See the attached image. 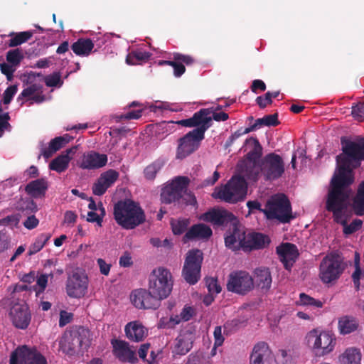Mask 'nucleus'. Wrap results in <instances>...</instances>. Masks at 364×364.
<instances>
[{
    "label": "nucleus",
    "instance_id": "1",
    "mask_svg": "<svg viewBox=\"0 0 364 364\" xmlns=\"http://www.w3.org/2000/svg\"><path fill=\"white\" fill-rule=\"evenodd\" d=\"M326 209L333 213L334 220L345 225L352 215H364V183L355 193L350 183H331L326 198Z\"/></svg>",
    "mask_w": 364,
    "mask_h": 364
},
{
    "label": "nucleus",
    "instance_id": "2",
    "mask_svg": "<svg viewBox=\"0 0 364 364\" xmlns=\"http://www.w3.org/2000/svg\"><path fill=\"white\" fill-rule=\"evenodd\" d=\"M342 154L336 156L337 168L330 182H354L353 170L364 161V138L358 136L352 140L341 139Z\"/></svg>",
    "mask_w": 364,
    "mask_h": 364
},
{
    "label": "nucleus",
    "instance_id": "3",
    "mask_svg": "<svg viewBox=\"0 0 364 364\" xmlns=\"http://www.w3.org/2000/svg\"><path fill=\"white\" fill-rule=\"evenodd\" d=\"M200 119V117H191L176 122V124L182 127L194 128L178 139L176 154L177 159H183L199 149L202 141L205 139L208 127L205 122Z\"/></svg>",
    "mask_w": 364,
    "mask_h": 364
},
{
    "label": "nucleus",
    "instance_id": "4",
    "mask_svg": "<svg viewBox=\"0 0 364 364\" xmlns=\"http://www.w3.org/2000/svg\"><path fill=\"white\" fill-rule=\"evenodd\" d=\"M114 216L118 225L132 230L145 221V214L139 204L132 200H120L114 207Z\"/></svg>",
    "mask_w": 364,
    "mask_h": 364
},
{
    "label": "nucleus",
    "instance_id": "5",
    "mask_svg": "<svg viewBox=\"0 0 364 364\" xmlns=\"http://www.w3.org/2000/svg\"><path fill=\"white\" fill-rule=\"evenodd\" d=\"M173 277L167 268L158 267L149 274L148 288L160 301L168 298L172 292Z\"/></svg>",
    "mask_w": 364,
    "mask_h": 364
},
{
    "label": "nucleus",
    "instance_id": "6",
    "mask_svg": "<svg viewBox=\"0 0 364 364\" xmlns=\"http://www.w3.org/2000/svg\"><path fill=\"white\" fill-rule=\"evenodd\" d=\"M263 213L267 219L276 220L283 223L294 218L291 203L283 193L272 196L266 203Z\"/></svg>",
    "mask_w": 364,
    "mask_h": 364
},
{
    "label": "nucleus",
    "instance_id": "7",
    "mask_svg": "<svg viewBox=\"0 0 364 364\" xmlns=\"http://www.w3.org/2000/svg\"><path fill=\"white\" fill-rule=\"evenodd\" d=\"M90 343V331L83 327H77L65 332L60 341V348L69 355L85 349Z\"/></svg>",
    "mask_w": 364,
    "mask_h": 364
},
{
    "label": "nucleus",
    "instance_id": "8",
    "mask_svg": "<svg viewBox=\"0 0 364 364\" xmlns=\"http://www.w3.org/2000/svg\"><path fill=\"white\" fill-rule=\"evenodd\" d=\"M309 348L318 356H324L331 353L336 345L334 335L318 328L310 331L306 336Z\"/></svg>",
    "mask_w": 364,
    "mask_h": 364
},
{
    "label": "nucleus",
    "instance_id": "9",
    "mask_svg": "<svg viewBox=\"0 0 364 364\" xmlns=\"http://www.w3.org/2000/svg\"><path fill=\"white\" fill-rule=\"evenodd\" d=\"M345 269L341 257L336 253L327 255L321 262L319 278L323 283L334 284Z\"/></svg>",
    "mask_w": 364,
    "mask_h": 364
},
{
    "label": "nucleus",
    "instance_id": "10",
    "mask_svg": "<svg viewBox=\"0 0 364 364\" xmlns=\"http://www.w3.org/2000/svg\"><path fill=\"white\" fill-rule=\"evenodd\" d=\"M285 165L279 154L269 153L260 160V177L265 181H276L284 173Z\"/></svg>",
    "mask_w": 364,
    "mask_h": 364
},
{
    "label": "nucleus",
    "instance_id": "11",
    "mask_svg": "<svg viewBox=\"0 0 364 364\" xmlns=\"http://www.w3.org/2000/svg\"><path fill=\"white\" fill-rule=\"evenodd\" d=\"M260 178V161L243 157L238 161L235 173L228 182H257Z\"/></svg>",
    "mask_w": 364,
    "mask_h": 364
},
{
    "label": "nucleus",
    "instance_id": "12",
    "mask_svg": "<svg viewBox=\"0 0 364 364\" xmlns=\"http://www.w3.org/2000/svg\"><path fill=\"white\" fill-rule=\"evenodd\" d=\"M247 191V183H225L216 187L212 196L229 203H235L245 198Z\"/></svg>",
    "mask_w": 364,
    "mask_h": 364
},
{
    "label": "nucleus",
    "instance_id": "13",
    "mask_svg": "<svg viewBox=\"0 0 364 364\" xmlns=\"http://www.w3.org/2000/svg\"><path fill=\"white\" fill-rule=\"evenodd\" d=\"M203 253L199 250L188 252L183 269V277L190 284H195L200 277Z\"/></svg>",
    "mask_w": 364,
    "mask_h": 364
},
{
    "label": "nucleus",
    "instance_id": "14",
    "mask_svg": "<svg viewBox=\"0 0 364 364\" xmlns=\"http://www.w3.org/2000/svg\"><path fill=\"white\" fill-rule=\"evenodd\" d=\"M187 183H168L162 190L161 196L163 202L171 203L182 199L186 203L194 205L196 197L188 191Z\"/></svg>",
    "mask_w": 364,
    "mask_h": 364
},
{
    "label": "nucleus",
    "instance_id": "15",
    "mask_svg": "<svg viewBox=\"0 0 364 364\" xmlns=\"http://www.w3.org/2000/svg\"><path fill=\"white\" fill-rule=\"evenodd\" d=\"M255 287L252 277L245 271H235L230 274L227 283L228 291L238 294H246Z\"/></svg>",
    "mask_w": 364,
    "mask_h": 364
},
{
    "label": "nucleus",
    "instance_id": "16",
    "mask_svg": "<svg viewBox=\"0 0 364 364\" xmlns=\"http://www.w3.org/2000/svg\"><path fill=\"white\" fill-rule=\"evenodd\" d=\"M131 304L139 310L156 309L160 306L161 301L149 289L139 288L129 294Z\"/></svg>",
    "mask_w": 364,
    "mask_h": 364
},
{
    "label": "nucleus",
    "instance_id": "17",
    "mask_svg": "<svg viewBox=\"0 0 364 364\" xmlns=\"http://www.w3.org/2000/svg\"><path fill=\"white\" fill-rule=\"evenodd\" d=\"M89 279L82 270L73 272L68 278L66 292L70 297L80 299L87 292Z\"/></svg>",
    "mask_w": 364,
    "mask_h": 364
},
{
    "label": "nucleus",
    "instance_id": "18",
    "mask_svg": "<svg viewBox=\"0 0 364 364\" xmlns=\"http://www.w3.org/2000/svg\"><path fill=\"white\" fill-rule=\"evenodd\" d=\"M10 364H47V361L36 348L22 346L12 353Z\"/></svg>",
    "mask_w": 364,
    "mask_h": 364
},
{
    "label": "nucleus",
    "instance_id": "19",
    "mask_svg": "<svg viewBox=\"0 0 364 364\" xmlns=\"http://www.w3.org/2000/svg\"><path fill=\"white\" fill-rule=\"evenodd\" d=\"M199 219L217 226L223 225L228 223H235L237 222V218L232 213L218 208H212L200 215Z\"/></svg>",
    "mask_w": 364,
    "mask_h": 364
},
{
    "label": "nucleus",
    "instance_id": "20",
    "mask_svg": "<svg viewBox=\"0 0 364 364\" xmlns=\"http://www.w3.org/2000/svg\"><path fill=\"white\" fill-rule=\"evenodd\" d=\"M232 229L226 233L225 237V246L232 250L242 249L245 250L246 233L244 228L239 224L238 220L235 223H231Z\"/></svg>",
    "mask_w": 364,
    "mask_h": 364
},
{
    "label": "nucleus",
    "instance_id": "21",
    "mask_svg": "<svg viewBox=\"0 0 364 364\" xmlns=\"http://www.w3.org/2000/svg\"><path fill=\"white\" fill-rule=\"evenodd\" d=\"M9 316L12 323L20 329L26 328L31 321V315L26 304H15L11 309Z\"/></svg>",
    "mask_w": 364,
    "mask_h": 364
},
{
    "label": "nucleus",
    "instance_id": "22",
    "mask_svg": "<svg viewBox=\"0 0 364 364\" xmlns=\"http://www.w3.org/2000/svg\"><path fill=\"white\" fill-rule=\"evenodd\" d=\"M195 333L191 328L182 330L175 340L173 353L184 355L190 351L195 340Z\"/></svg>",
    "mask_w": 364,
    "mask_h": 364
},
{
    "label": "nucleus",
    "instance_id": "23",
    "mask_svg": "<svg viewBox=\"0 0 364 364\" xmlns=\"http://www.w3.org/2000/svg\"><path fill=\"white\" fill-rule=\"evenodd\" d=\"M250 363V364H275V359L269 346L264 342H260L254 346Z\"/></svg>",
    "mask_w": 364,
    "mask_h": 364
},
{
    "label": "nucleus",
    "instance_id": "24",
    "mask_svg": "<svg viewBox=\"0 0 364 364\" xmlns=\"http://www.w3.org/2000/svg\"><path fill=\"white\" fill-rule=\"evenodd\" d=\"M223 109L222 105H218L215 108H203L195 112L192 117H200V121H205L207 130L212 126L213 120L216 122H224L229 119L228 114L224 112H219Z\"/></svg>",
    "mask_w": 364,
    "mask_h": 364
},
{
    "label": "nucleus",
    "instance_id": "25",
    "mask_svg": "<svg viewBox=\"0 0 364 364\" xmlns=\"http://www.w3.org/2000/svg\"><path fill=\"white\" fill-rule=\"evenodd\" d=\"M280 260L287 269H289L295 262L299 253L296 247L290 243H284L277 248Z\"/></svg>",
    "mask_w": 364,
    "mask_h": 364
},
{
    "label": "nucleus",
    "instance_id": "26",
    "mask_svg": "<svg viewBox=\"0 0 364 364\" xmlns=\"http://www.w3.org/2000/svg\"><path fill=\"white\" fill-rule=\"evenodd\" d=\"M127 338L132 341L139 342L148 336V329L139 321H130L124 326Z\"/></svg>",
    "mask_w": 364,
    "mask_h": 364
},
{
    "label": "nucleus",
    "instance_id": "27",
    "mask_svg": "<svg viewBox=\"0 0 364 364\" xmlns=\"http://www.w3.org/2000/svg\"><path fill=\"white\" fill-rule=\"evenodd\" d=\"M112 343L114 347V353L120 360L132 363H134L137 360L135 350L131 349L127 342L115 341Z\"/></svg>",
    "mask_w": 364,
    "mask_h": 364
},
{
    "label": "nucleus",
    "instance_id": "28",
    "mask_svg": "<svg viewBox=\"0 0 364 364\" xmlns=\"http://www.w3.org/2000/svg\"><path fill=\"white\" fill-rule=\"evenodd\" d=\"M212 235V230L205 224L199 223L193 225L183 237L184 243L192 240L208 239Z\"/></svg>",
    "mask_w": 364,
    "mask_h": 364
},
{
    "label": "nucleus",
    "instance_id": "29",
    "mask_svg": "<svg viewBox=\"0 0 364 364\" xmlns=\"http://www.w3.org/2000/svg\"><path fill=\"white\" fill-rule=\"evenodd\" d=\"M107 162V155L90 151L87 155H84L81 167L87 169L98 168L105 166Z\"/></svg>",
    "mask_w": 364,
    "mask_h": 364
},
{
    "label": "nucleus",
    "instance_id": "30",
    "mask_svg": "<svg viewBox=\"0 0 364 364\" xmlns=\"http://www.w3.org/2000/svg\"><path fill=\"white\" fill-rule=\"evenodd\" d=\"M269 242L267 236L261 233L252 232L246 235L245 250L265 247Z\"/></svg>",
    "mask_w": 364,
    "mask_h": 364
},
{
    "label": "nucleus",
    "instance_id": "31",
    "mask_svg": "<svg viewBox=\"0 0 364 364\" xmlns=\"http://www.w3.org/2000/svg\"><path fill=\"white\" fill-rule=\"evenodd\" d=\"M255 287L263 290H268L272 284V277L268 269L257 268L254 271V277H252Z\"/></svg>",
    "mask_w": 364,
    "mask_h": 364
},
{
    "label": "nucleus",
    "instance_id": "32",
    "mask_svg": "<svg viewBox=\"0 0 364 364\" xmlns=\"http://www.w3.org/2000/svg\"><path fill=\"white\" fill-rule=\"evenodd\" d=\"M173 60H176L173 66V74L176 77H181L186 71V68L183 65H190L195 62L194 58L189 55H184L179 53H173Z\"/></svg>",
    "mask_w": 364,
    "mask_h": 364
},
{
    "label": "nucleus",
    "instance_id": "33",
    "mask_svg": "<svg viewBox=\"0 0 364 364\" xmlns=\"http://www.w3.org/2000/svg\"><path fill=\"white\" fill-rule=\"evenodd\" d=\"M70 48L78 56H88L94 48V43L90 38H80Z\"/></svg>",
    "mask_w": 364,
    "mask_h": 364
},
{
    "label": "nucleus",
    "instance_id": "34",
    "mask_svg": "<svg viewBox=\"0 0 364 364\" xmlns=\"http://www.w3.org/2000/svg\"><path fill=\"white\" fill-rule=\"evenodd\" d=\"M362 354L356 348H348L338 357L339 364H361Z\"/></svg>",
    "mask_w": 364,
    "mask_h": 364
},
{
    "label": "nucleus",
    "instance_id": "35",
    "mask_svg": "<svg viewBox=\"0 0 364 364\" xmlns=\"http://www.w3.org/2000/svg\"><path fill=\"white\" fill-rule=\"evenodd\" d=\"M358 328V322L353 316H343L339 318L338 328L341 334L346 335L353 333Z\"/></svg>",
    "mask_w": 364,
    "mask_h": 364
},
{
    "label": "nucleus",
    "instance_id": "36",
    "mask_svg": "<svg viewBox=\"0 0 364 364\" xmlns=\"http://www.w3.org/2000/svg\"><path fill=\"white\" fill-rule=\"evenodd\" d=\"M245 144L250 146L251 149L244 157L258 162L262 155V146L258 139L257 138L250 137L246 139Z\"/></svg>",
    "mask_w": 364,
    "mask_h": 364
},
{
    "label": "nucleus",
    "instance_id": "37",
    "mask_svg": "<svg viewBox=\"0 0 364 364\" xmlns=\"http://www.w3.org/2000/svg\"><path fill=\"white\" fill-rule=\"evenodd\" d=\"M63 138H60V136H57L53 139L48 144V146L44 147L42 146L41 154L38 156V159L43 156L45 159H49L51 157L54 153L57 151L60 150L61 148L65 146L63 144Z\"/></svg>",
    "mask_w": 364,
    "mask_h": 364
},
{
    "label": "nucleus",
    "instance_id": "38",
    "mask_svg": "<svg viewBox=\"0 0 364 364\" xmlns=\"http://www.w3.org/2000/svg\"><path fill=\"white\" fill-rule=\"evenodd\" d=\"M33 35L31 31H22L18 33L11 32L9 36L11 39L8 41L9 47L13 48L20 46L29 41Z\"/></svg>",
    "mask_w": 364,
    "mask_h": 364
},
{
    "label": "nucleus",
    "instance_id": "39",
    "mask_svg": "<svg viewBox=\"0 0 364 364\" xmlns=\"http://www.w3.org/2000/svg\"><path fill=\"white\" fill-rule=\"evenodd\" d=\"M151 55V53L146 51L133 50L127 55L126 63L130 65L141 64L148 61Z\"/></svg>",
    "mask_w": 364,
    "mask_h": 364
},
{
    "label": "nucleus",
    "instance_id": "40",
    "mask_svg": "<svg viewBox=\"0 0 364 364\" xmlns=\"http://www.w3.org/2000/svg\"><path fill=\"white\" fill-rule=\"evenodd\" d=\"M70 159V156L61 154L51 161L49 168L61 173L68 168Z\"/></svg>",
    "mask_w": 364,
    "mask_h": 364
},
{
    "label": "nucleus",
    "instance_id": "41",
    "mask_svg": "<svg viewBox=\"0 0 364 364\" xmlns=\"http://www.w3.org/2000/svg\"><path fill=\"white\" fill-rule=\"evenodd\" d=\"M164 163L161 160H156L147 166L144 171V176L146 180L151 181L156 177L157 172L164 166Z\"/></svg>",
    "mask_w": 364,
    "mask_h": 364
},
{
    "label": "nucleus",
    "instance_id": "42",
    "mask_svg": "<svg viewBox=\"0 0 364 364\" xmlns=\"http://www.w3.org/2000/svg\"><path fill=\"white\" fill-rule=\"evenodd\" d=\"M352 278L356 289L358 290L360 287L364 288V270L360 269L358 259H355V271L352 274Z\"/></svg>",
    "mask_w": 364,
    "mask_h": 364
},
{
    "label": "nucleus",
    "instance_id": "43",
    "mask_svg": "<svg viewBox=\"0 0 364 364\" xmlns=\"http://www.w3.org/2000/svg\"><path fill=\"white\" fill-rule=\"evenodd\" d=\"M189 224V219H172L171 220L172 232L174 235L183 234L187 230Z\"/></svg>",
    "mask_w": 364,
    "mask_h": 364
},
{
    "label": "nucleus",
    "instance_id": "44",
    "mask_svg": "<svg viewBox=\"0 0 364 364\" xmlns=\"http://www.w3.org/2000/svg\"><path fill=\"white\" fill-rule=\"evenodd\" d=\"M185 364H212L210 357L202 352L191 354Z\"/></svg>",
    "mask_w": 364,
    "mask_h": 364
},
{
    "label": "nucleus",
    "instance_id": "45",
    "mask_svg": "<svg viewBox=\"0 0 364 364\" xmlns=\"http://www.w3.org/2000/svg\"><path fill=\"white\" fill-rule=\"evenodd\" d=\"M47 186L45 183H28L26 191L33 197H41L44 195Z\"/></svg>",
    "mask_w": 364,
    "mask_h": 364
},
{
    "label": "nucleus",
    "instance_id": "46",
    "mask_svg": "<svg viewBox=\"0 0 364 364\" xmlns=\"http://www.w3.org/2000/svg\"><path fill=\"white\" fill-rule=\"evenodd\" d=\"M6 58L7 62L14 67L18 65L23 59V55L19 48L12 49L7 52Z\"/></svg>",
    "mask_w": 364,
    "mask_h": 364
},
{
    "label": "nucleus",
    "instance_id": "47",
    "mask_svg": "<svg viewBox=\"0 0 364 364\" xmlns=\"http://www.w3.org/2000/svg\"><path fill=\"white\" fill-rule=\"evenodd\" d=\"M296 304L300 306H311L316 308H321L323 306V302L304 293L300 294L299 299L296 301Z\"/></svg>",
    "mask_w": 364,
    "mask_h": 364
},
{
    "label": "nucleus",
    "instance_id": "48",
    "mask_svg": "<svg viewBox=\"0 0 364 364\" xmlns=\"http://www.w3.org/2000/svg\"><path fill=\"white\" fill-rule=\"evenodd\" d=\"M279 91L267 92L264 94V96H258L256 98V102L261 109H264L267 105L272 103V98H276L279 96Z\"/></svg>",
    "mask_w": 364,
    "mask_h": 364
},
{
    "label": "nucleus",
    "instance_id": "49",
    "mask_svg": "<svg viewBox=\"0 0 364 364\" xmlns=\"http://www.w3.org/2000/svg\"><path fill=\"white\" fill-rule=\"evenodd\" d=\"M258 124L262 126L267 127H276L280 124L278 119V114L274 113L273 114L265 115L262 118L258 119Z\"/></svg>",
    "mask_w": 364,
    "mask_h": 364
},
{
    "label": "nucleus",
    "instance_id": "50",
    "mask_svg": "<svg viewBox=\"0 0 364 364\" xmlns=\"http://www.w3.org/2000/svg\"><path fill=\"white\" fill-rule=\"evenodd\" d=\"M48 240V237L44 235L38 237L29 247L28 255H32L39 252L43 249Z\"/></svg>",
    "mask_w": 364,
    "mask_h": 364
},
{
    "label": "nucleus",
    "instance_id": "51",
    "mask_svg": "<svg viewBox=\"0 0 364 364\" xmlns=\"http://www.w3.org/2000/svg\"><path fill=\"white\" fill-rule=\"evenodd\" d=\"M95 211L96 210L90 211L87 213V221L92 222V223L96 222L99 225H101V223L102 221V218L105 215V208L102 207V205H100L99 207L100 213H97Z\"/></svg>",
    "mask_w": 364,
    "mask_h": 364
},
{
    "label": "nucleus",
    "instance_id": "52",
    "mask_svg": "<svg viewBox=\"0 0 364 364\" xmlns=\"http://www.w3.org/2000/svg\"><path fill=\"white\" fill-rule=\"evenodd\" d=\"M44 82L46 86L48 87H56L58 85H61L63 84V81L61 80V76L59 73H53L49 75H47Z\"/></svg>",
    "mask_w": 364,
    "mask_h": 364
},
{
    "label": "nucleus",
    "instance_id": "53",
    "mask_svg": "<svg viewBox=\"0 0 364 364\" xmlns=\"http://www.w3.org/2000/svg\"><path fill=\"white\" fill-rule=\"evenodd\" d=\"M119 177V173L115 170L109 169L102 173L97 182H115Z\"/></svg>",
    "mask_w": 364,
    "mask_h": 364
},
{
    "label": "nucleus",
    "instance_id": "54",
    "mask_svg": "<svg viewBox=\"0 0 364 364\" xmlns=\"http://www.w3.org/2000/svg\"><path fill=\"white\" fill-rule=\"evenodd\" d=\"M48 281V275L47 274H41L37 278L36 284L33 287V289L36 292L37 296L45 290Z\"/></svg>",
    "mask_w": 364,
    "mask_h": 364
},
{
    "label": "nucleus",
    "instance_id": "55",
    "mask_svg": "<svg viewBox=\"0 0 364 364\" xmlns=\"http://www.w3.org/2000/svg\"><path fill=\"white\" fill-rule=\"evenodd\" d=\"M351 114L355 120L358 122L364 121V102L353 106Z\"/></svg>",
    "mask_w": 364,
    "mask_h": 364
},
{
    "label": "nucleus",
    "instance_id": "56",
    "mask_svg": "<svg viewBox=\"0 0 364 364\" xmlns=\"http://www.w3.org/2000/svg\"><path fill=\"white\" fill-rule=\"evenodd\" d=\"M17 90H18L17 85H14L9 86L5 90V91L3 94L2 102L4 105H9L11 102L14 96L17 92Z\"/></svg>",
    "mask_w": 364,
    "mask_h": 364
},
{
    "label": "nucleus",
    "instance_id": "57",
    "mask_svg": "<svg viewBox=\"0 0 364 364\" xmlns=\"http://www.w3.org/2000/svg\"><path fill=\"white\" fill-rule=\"evenodd\" d=\"M346 222H348V220ZM362 223V221L359 219L354 220L349 225H347V223H346L345 225H343L344 227V233L346 235H349L355 232L356 230L361 228Z\"/></svg>",
    "mask_w": 364,
    "mask_h": 364
},
{
    "label": "nucleus",
    "instance_id": "58",
    "mask_svg": "<svg viewBox=\"0 0 364 364\" xmlns=\"http://www.w3.org/2000/svg\"><path fill=\"white\" fill-rule=\"evenodd\" d=\"M14 65L9 63H3L0 64L1 72L5 75L9 80H11L13 77L15 68Z\"/></svg>",
    "mask_w": 364,
    "mask_h": 364
},
{
    "label": "nucleus",
    "instance_id": "59",
    "mask_svg": "<svg viewBox=\"0 0 364 364\" xmlns=\"http://www.w3.org/2000/svg\"><path fill=\"white\" fill-rule=\"evenodd\" d=\"M207 287L210 294H218L221 291V287L218 285V282L214 278H210L206 281Z\"/></svg>",
    "mask_w": 364,
    "mask_h": 364
},
{
    "label": "nucleus",
    "instance_id": "60",
    "mask_svg": "<svg viewBox=\"0 0 364 364\" xmlns=\"http://www.w3.org/2000/svg\"><path fill=\"white\" fill-rule=\"evenodd\" d=\"M213 337H214V343H215V347H220L223 345L224 342V336L222 334V328L221 326H216L213 331Z\"/></svg>",
    "mask_w": 364,
    "mask_h": 364
},
{
    "label": "nucleus",
    "instance_id": "61",
    "mask_svg": "<svg viewBox=\"0 0 364 364\" xmlns=\"http://www.w3.org/2000/svg\"><path fill=\"white\" fill-rule=\"evenodd\" d=\"M195 314V310L192 306H185L180 313L183 321H189Z\"/></svg>",
    "mask_w": 364,
    "mask_h": 364
},
{
    "label": "nucleus",
    "instance_id": "62",
    "mask_svg": "<svg viewBox=\"0 0 364 364\" xmlns=\"http://www.w3.org/2000/svg\"><path fill=\"white\" fill-rule=\"evenodd\" d=\"M38 90V86L36 84L31 85V86L23 90L21 93L18 97V100L23 98L31 97L34 95Z\"/></svg>",
    "mask_w": 364,
    "mask_h": 364
},
{
    "label": "nucleus",
    "instance_id": "63",
    "mask_svg": "<svg viewBox=\"0 0 364 364\" xmlns=\"http://www.w3.org/2000/svg\"><path fill=\"white\" fill-rule=\"evenodd\" d=\"M72 318L73 314L67 312L65 311H60L59 320L60 326L63 327L67 325L68 323L71 321Z\"/></svg>",
    "mask_w": 364,
    "mask_h": 364
},
{
    "label": "nucleus",
    "instance_id": "64",
    "mask_svg": "<svg viewBox=\"0 0 364 364\" xmlns=\"http://www.w3.org/2000/svg\"><path fill=\"white\" fill-rule=\"evenodd\" d=\"M132 258L130 253L126 252L119 258V265L123 267H129L132 265Z\"/></svg>",
    "mask_w": 364,
    "mask_h": 364
}]
</instances>
